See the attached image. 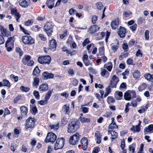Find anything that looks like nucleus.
Returning a JSON list of instances; mask_svg holds the SVG:
<instances>
[{"label":"nucleus","instance_id":"obj_1","mask_svg":"<svg viewBox=\"0 0 153 153\" xmlns=\"http://www.w3.org/2000/svg\"><path fill=\"white\" fill-rule=\"evenodd\" d=\"M80 127V123L76 119L71 120L68 126L67 131L70 133H73L76 131Z\"/></svg>","mask_w":153,"mask_h":153},{"label":"nucleus","instance_id":"obj_2","mask_svg":"<svg viewBox=\"0 0 153 153\" xmlns=\"http://www.w3.org/2000/svg\"><path fill=\"white\" fill-rule=\"evenodd\" d=\"M15 40V36L8 38L5 43V47L8 52H10L13 50L14 47V42Z\"/></svg>","mask_w":153,"mask_h":153},{"label":"nucleus","instance_id":"obj_3","mask_svg":"<svg viewBox=\"0 0 153 153\" xmlns=\"http://www.w3.org/2000/svg\"><path fill=\"white\" fill-rule=\"evenodd\" d=\"M53 25L52 23L47 22L45 24L43 27L44 30L48 36H51L53 32Z\"/></svg>","mask_w":153,"mask_h":153},{"label":"nucleus","instance_id":"obj_4","mask_svg":"<svg viewBox=\"0 0 153 153\" xmlns=\"http://www.w3.org/2000/svg\"><path fill=\"white\" fill-rule=\"evenodd\" d=\"M36 120L34 118L30 117L25 121V128L27 129L29 128H33L35 126V123Z\"/></svg>","mask_w":153,"mask_h":153},{"label":"nucleus","instance_id":"obj_5","mask_svg":"<svg viewBox=\"0 0 153 153\" xmlns=\"http://www.w3.org/2000/svg\"><path fill=\"white\" fill-rule=\"evenodd\" d=\"M38 61L41 64L49 65L51 61V58L49 55L39 56Z\"/></svg>","mask_w":153,"mask_h":153},{"label":"nucleus","instance_id":"obj_6","mask_svg":"<svg viewBox=\"0 0 153 153\" xmlns=\"http://www.w3.org/2000/svg\"><path fill=\"white\" fill-rule=\"evenodd\" d=\"M65 141V139L63 137L58 138L55 143L54 149L56 150L62 149L64 145Z\"/></svg>","mask_w":153,"mask_h":153},{"label":"nucleus","instance_id":"obj_7","mask_svg":"<svg viewBox=\"0 0 153 153\" xmlns=\"http://www.w3.org/2000/svg\"><path fill=\"white\" fill-rule=\"evenodd\" d=\"M21 114L19 116L17 114V118L18 120H21L23 117H25L27 115L28 112V108L25 105L22 106L20 108Z\"/></svg>","mask_w":153,"mask_h":153},{"label":"nucleus","instance_id":"obj_8","mask_svg":"<svg viewBox=\"0 0 153 153\" xmlns=\"http://www.w3.org/2000/svg\"><path fill=\"white\" fill-rule=\"evenodd\" d=\"M23 43L25 45H32L35 43L34 39L30 36L25 35L22 38Z\"/></svg>","mask_w":153,"mask_h":153},{"label":"nucleus","instance_id":"obj_9","mask_svg":"<svg viewBox=\"0 0 153 153\" xmlns=\"http://www.w3.org/2000/svg\"><path fill=\"white\" fill-rule=\"evenodd\" d=\"M80 136L81 135L78 132H76L75 134L70 137L69 140V143L73 145H75L78 141Z\"/></svg>","mask_w":153,"mask_h":153},{"label":"nucleus","instance_id":"obj_10","mask_svg":"<svg viewBox=\"0 0 153 153\" xmlns=\"http://www.w3.org/2000/svg\"><path fill=\"white\" fill-rule=\"evenodd\" d=\"M56 138L57 136L54 133L52 132H50L47 134L45 141L46 143L51 142L53 143L56 140Z\"/></svg>","mask_w":153,"mask_h":153},{"label":"nucleus","instance_id":"obj_11","mask_svg":"<svg viewBox=\"0 0 153 153\" xmlns=\"http://www.w3.org/2000/svg\"><path fill=\"white\" fill-rule=\"evenodd\" d=\"M119 81V77L114 75L112 76L108 86L112 88H116L117 87V84Z\"/></svg>","mask_w":153,"mask_h":153},{"label":"nucleus","instance_id":"obj_12","mask_svg":"<svg viewBox=\"0 0 153 153\" xmlns=\"http://www.w3.org/2000/svg\"><path fill=\"white\" fill-rule=\"evenodd\" d=\"M117 33L120 38L124 37L127 33L126 29L125 27L120 26L118 29Z\"/></svg>","mask_w":153,"mask_h":153},{"label":"nucleus","instance_id":"obj_13","mask_svg":"<svg viewBox=\"0 0 153 153\" xmlns=\"http://www.w3.org/2000/svg\"><path fill=\"white\" fill-rule=\"evenodd\" d=\"M90 115L88 114L85 115V117H79V119L81 123H89L91 122V119L90 118Z\"/></svg>","mask_w":153,"mask_h":153},{"label":"nucleus","instance_id":"obj_14","mask_svg":"<svg viewBox=\"0 0 153 153\" xmlns=\"http://www.w3.org/2000/svg\"><path fill=\"white\" fill-rule=\"evenodd\" d=\"M49 46L50 49L53 50V51L56 50L57 44L56 41L53 38L49 41Z\"/></svg>","mask_w":153,"mask_h":153},{"label":"nucleus","instance_id":"obj_15","mask_svg":"<svg viewBox=\"0 0 153 153\" xmlns=\"http://www.w3.org/2000/svg\"><path fill=\"white\" fill-rule=\"evenodd\" d=\"M54 77V74L51 73H49L48 71L44 72L42 75V78L44 80L52 79Z\"/></svg>","mask_w":153,"mask_h":153},{"label":"nucleus","instance_id":"obj_16","mask_svg":"<svg viewBox=\"0 0 153 153\" xmlns=\"http://www.w3.org/2000/svg\"><path fill=\"white\" fill-rule=\"evenodd\" d=\"M81 143L82 146V149L83 150H86L87 148L88 145V139L86 137H83L81 140Z\"/></svg>","mask_w":153,"mask_h":153},{"label":"nucleus","instance_id":"obj_17","mask_svg":"<svg viewBox=\"0 0 153 153\" xmlns=\"http://www.w3.org/2000/svg\"><path fill=\"white\" fill-rule=\"evenodd\" d=\"M10 10L12 15H14L16 17V21H18L21 17L19 13H18L17 9L15 8H11Z\"/></svg>","mask_w":153,"mask_h":153},{"label":"nucleus","instance_id":"obj_18","mask_svg":"<svg viewBox=\"0 0 153 153\" xmlns=\"http://www.w3.org/2000/svg\"><path fill=\"white\" fill-rule=\"evenodd\" d=\"M30 0H19V4L21 7L26 8L28 7L29 4Z\"/></svg>","mask_w":153,"mask_h":153},{"label":"nucleus","instance_id":"obj_19","mask_svg":"<svg viewBox=\"0 0 153 153\" xmlns=\"http://www.w3.org/2000/svg\"><path fill=\"white\" fill-rule=\"evenodd\" d=\"M48 89V85L47 83L40 85L39 87V90L41 92L45 91Z\"/></svg>","mask_w":153,"mask_h":153},{"label":"nucleus","instance_id":"obj_20","mask_svg":"<svg viewBox=\"0 0 153 153\" xmlns=\"http://www.w3.org/2000/svg\"><path fill=\"white\" fill-rule=\"evenodd\" d=\"M145 79L148 81L151 82L152 85H153V74L149 73H147L144 75Z\"/></svg>","mask_w":153,"mask_h":153},{"label":"nucleus","instance_id":"obj_21","mask_svg":"<svg viewBox=\"0 0 153 153\" xmlns=\"http://www.w3.org/2000/svg\"><path fill=\"white\" fill-rule=\"evenodd\" d=\"M153 124L149 125L147 127H146L144 129V134H147L148 132L151 133L153 132Z\"/></svg>","mask_w":153,"mask_h":153},{"label":"nucleus","instance_id":"obj_22","mask_svg":"<svg viewBox=\"0 0 153 153\" xmlns=\"http://www.w3.org/2000/svg\"><path fill=\"white\" fill-rule=\"evenodd\" d=\"M31 59V56H30L29 55H25L22 59V62L24 65H26Z\"/></svg>","mask_w":153,"mask_h":153},{"label":"nucleus","instance_id":"obj_23","mask_svg":"<svg viewBox=\"0 0 153 153\" xmlns=\"http://www.w3.org/2000/svg\"><path fill=\"white\" fill-rule=\"evenodd\" d=\"M41 70L39 69L38 66H36L33 69L32 74L35 77H38L39 75Z\"/></svg>","mask_w":153,"mask_h":153},{"label":"nucleus","instance_id":"obj_24","mask_svg":"<svg viewBox=\"0 0 153 153\" xmlns=\"http://www.w3.org/2000/svg\"><path fill=\"white\" fill-rule=\"evenodd\" d=\"M119 20L117 19V20L114 19L111 22V26L113 29H116L118 26Z\"/></svg>","mask_w":153,"mask_h":153},{"label":"nucleus","instance_id":"obj_25","mask_svg":"<svg viewBox=\"0 0 153 153\" xmlns=\"http://www.w3.org/2000/svg\"><path fill=\"white\" fill-rule=\"evenodd\" d=\"M54 0H47L46 4L49 8L51 9L53 7L54 4Z\"/></svg>","mask_w":153,"mask_h":153},{"label":"nucleus","instance_id":"obj_26","mask_svg":"<svg viewBox=\"0 0 153 153\" xmlns=\"http://www.w3.org/2000/svg\"><path fill=\"white\" fill-rule=\"evenodd\" d=\"M147 87V84L145 82H143L139 86L138 88V89L139 91L141 92L145 90Z\"/></svg>","mask_w":153,"mask_h":153},{"label":"nucleus","instance_id":"obj_27","mask_svg":"<svg viewBox=\"0 0 153 153\" xmlns=\"http://www.w3.org/2000/svg\"><path fill=\"white\" fill-rule=\"evenodd\" d=\"M133 76L135 79H139L140 76V73L138 70L135 69L133 73Z\"/></svg>","mask_w":153,"mask_h":153},{"label":"nucleus","instance_id":"obj_28","mask_svg":"<svg viewBox=\"0 0 153 153\" xmlns=\"http://www.w3.org/2000/svg\"><path fill=\"white\" fill-rule=\"evenodd\" d=\"M113 67V64L111 62H109L107 63L104 64V68H106L109 71H111Z\"/></svg>","mask_w":153,"mask_h":153},{"label":"nucleus","instance_id":"obj_29","mask_svg":"<svg viewBox=\"0 0 153 153\" xmlns=\"http://www.w3.org/2000/svg\"><path fill=\"white\" fill-rule=\"evenodd\" d=\"M136 147V143H133L128 146V150L131 153H135V149Z\"/></svg>","mask_w":153,"mask_h":153},{"label":"nucleus","instance_id":"obj_30","mask_svg":"<svg viewBox=\"0 0 153 153\" xmlns=\"http://www.w3.org/2000/svg\"><path fill=\"white\" fill-rule=\"evenodd\" d=\"M95 137H96L97 140L96 143L100 144L101 142V137L99 131H97L95 133Z\"/></svg>","mask_w":153,"mask_h":153},{"label":"nucleus","instance_id":"obj_31","mask_svg":"<svg viewBox=\"0 0 153 153\" xmlns=\"http://www.w3.org/2000/svg\"><path fill=\"white\" fill-rule=\"evenodd\" d=\"M62 110L65 112V114H69L70 112L69 107L66 105H64L62 107Z\"/></svg>","mask_w":153,"mask_h":153},{"label":"nucleus","instance_id":"obj_32","mask_svg":"<svg viewBox=\"0 0 153 153\" xmlns=\"http://www.w3.org/2000/svg\"><path fill=\"white\" fill-rule=\"evenodd\" d=\"M97 25H95L91 26L90 28V31L92 33H94L97 30Z\"/></svg>","mask_w":153,"mask_h":153},{"label":"nucleus","instance_id":"obj_33","mask_svg":"<svg viewBox=\"0 0 153 153\" xmlns=\"http://www.w3.org/2000/svg\"><path fill=\"white\" fill-rule=\"evenodd\" d=\"M15 51L19 54V58L20 59L23 54V52L21 48L19 47H16L15 48Z\"/></svg>","mask_w":153,"mask_h":153},{"label":"nucleus","instance_id":"obj_34","mask_svg":"<svg viewBox=\"0 0 153 153\" xmlns=\"http://www.w3.org/2000/svg\"><path fill=\"white\" fill-rule=\"evenodd\" d=\"M38 77H35L33 78V85L37 87L39 85L40 82L39 79Z\"/></svg>","mask_w":153,"mask_h":153},{"label":"nucleus","instance_id":"obj_35","mask_svg":"<svg viewBox=\"0 0 153 153\" xmlns=\"http://www.w3.org/2000/svg\"><path fill=\"white\" fill-rule=\"evenodd\" d=\"M3 86H6L10 88L11 86L9 81L6 79H4L2 81Z\"/></svg>","mask_w":153,"mask_h":153},{"label":"nucleus","instance_id":"obj_36","mask_svg":"<svg viewBox=\"0 0 153 153\" xmlns=\"http://www.w3.org/2000/svg\"><path fill=\"white\" fill-rule=\"evenodd\" d=\"M107 101L108 104H111V103H114L115 102V100L113 97L110 96L107 97Z\"/></svg>","mask_w":153,"mask_h":153},{"label":"nucleus","instance_id":"obj_37","mask_svg":"<svg viewBox=\"0 0 153 153\" xmlns=\"http://www.w3.org/2000/svg\"><path fill=\"white\" fill-rule=\"evenodd\" d=\"M110 88L111 87H110L109 86H108L105 88V93L104 96V97H107L111 92V91Z\"/></svg>","mask_w":153,"mask_h":153},{"label":"nucleus","instance_id":"obj_38","mask_svg":"<svg viewBox=\"0 0 153 153\" xmlns=\"http://www.w3.org/2000/svg\"><path fill=\"white\" fill-rule=\"evenodd\" d=\"M118 128V126L116 123H111L108 127V129H110L113 130L114 129H117Z\"/></svg>","mask_w":153,"mask_h":153},{"label":"nucleus","instance_id":"obj_39","mask_svg":"<svg viewBox=\"0 0 153 153\" xmlns=\"http://www.w3.org/2000/svg\"><path fill=\"white\" fill-rule=\"evenodd\" d=\"M33 94L36 99L38 100L39 99L40 95L38 91L36 90H34L33 92Z\"/></svg>","mask_w":153,"mask_h":153},{"label":"nucleus","instance_id":"obj_40","mask_svg":"<svg viewBox=\"0 0 153 153\" xmlns=\"http://www.w3.org/2000/svg\"><path fill=\"white\" fill-rule=\"evenodd\" d=\"M124 97L126 100H129L131 98V95L130 93L126 92L124 94Z\"/></svg>","mask_w":153,"mask_h":153},{"label":"nucleus","instance_id":"obj_41","mask_svg":"<svg viewBox=\"0 0 153 153\" xmlns=\"http://www.w3.org/2000/svg\"><path fill=\"white\" fill-rule=\"evenodd\" d=\"M20 89L22 91L25 92L29 91L30 90V88H29L24 86L23 85L21 86L20 87Z\"/></svg>","mask_w":153,"mask_h":153},{"label":"nucleus","instance_id":"obj_42","mask_svg":"<svg viewBox=\"0 0 153 153\" xmlns=\"http://www.w3.org/2000/svg\"><path fill=\"white\" fill-rule=\"evenodd\" d=\"M66 119L67 118L65 117H64L62 118L60 123L61 126H64L67 123V121Z\"/></svg>","mask_w":153,"mask_h":153},{"label":"nucleus","instance_id":"obj_43","mask_svg":"<svg viewBox=\"0 0 153 153\" xmlns=\"http://www.w3.org/2000/svg\"><path fill=\"white\" fill-rule=\"evenodd\" d=\"M33 23V19H29L27 21H26L24 22V25L26 26H28L32 25Z\"/></svg>","mask_w":153,"mask_h":153},{"label":"nucleus","instance_id":"obj_44","mask_svg":"<svg viewBox=\"0 0 153 153\" xmlns=\"http://www.w3.org/2000/svg\"><path fill=\"white\" fill-rule=\"evenodd\" d=\"M52 93V91H48L47 93L46 94V95L45 97V99L47 101L50 98V97Z\"/></svg>","mask_w":153,"mask_h":153},{"label":"nucleus","instance_id":"obj_45","mask_svg":"<svg viewBox=\"0 0 153 153\" xmlns=\"http://www.w3.org/2000/svg\"><path fill=\"white\" fill-rule=\"evenodd\" d=\"M22 96L20 95H18L17 96L13 99V102L14 104L17 103L20 100H21Z\"/></svg>","mask_w":153,"mask_h":153},{"label":"nucleus","instance_id":"obj_46","mask_svg":"<svg viewBox=\"0 0 153 153\" xmlns=\"http://www.w3.org/2000/svg\"><path fill=\"white\" fill-rule=\"evenodd\" d=\"M130 14H132V13L127 11H124L123 13V17L125 18H129L130 16Z\"/></svg>","mask_w":153,"mask_h":153},{"label":"nucleus","instance_id":"obj_47","mask_svg":"<svg viewBox=\"0 0 153 153\" xmlns=\"http://www.w3.org/2000/svg\"><path fill=\"white\" fill-rule=\"evenodd\" d=\"M112 137H111V141H113L114 139L116 138L118 136V133L117 132L114 131H113L111 134Z\"/></svg>","mask_w":153,"mask_h":153},{"label":"nucleus","instance_id":"obj_48","mask_svg":"<svg viewBox=\"0 0 153 153\" xmlns=\"http://www.w3.org/2000/svg\"><path fill=\"white\" fill-rule=\"evenodd\" d=\"M30 111L31 113L34 115L38 112V110L36 105L31 109Z\"/></svg>","mask_w":153,"mask_h":153},{"label":"nucleus","instance_id":"obj_49","mask_svg":"<svg viewBox=\"0 0 153 153\" xmlns=\"http://www.w3.org/2000/svg\"><path fill=\"white\" fill-rule=\"evenodd\" d=\"M104 54V47H100L99 48V55L102 56Z\"/></svg>","mask_w":153,"mask_h":153},{"label":"nucleus","instance_id":"obj_50","mask_svg":"<svg viewBox=\"0 0 153 153\" xmlns=\"http://www.w3.org/2000/svg\"><path fill=\"white\" fill-rule=\"evenodd\" d=\"M20 28V30L25 33V34L30 35V33L28 32V31L26 30L21 25H19Z\"/></svg>","mask_w":153,"mask_h":153},{"label":"nucleus","instance_id":"obj_51","mask_svg":"<svg viewBox=\"0 0 153 153\" xmlns=\"http://www.w3.org/2000/svg\"><path fill=\"white\" fill-rule=\"evenodd\" d=\"M50 126L51 129H54L57 130L58 129L59 127V123H58L56 125H50Z\"/></svg>","mask_w":153,"mask_h":153},{"label":"nucleus","instance_id":"obj_52","mask_svg":"<svg viewBox=\"0 0 153 153\" xmlns=\"http://www.w3.org/2000/svg\"><path fill=\"white\" fill-rule=\"evenodd\" d=\"M90 42L88 38H86L82 42V46L83 47L87 45L90 43Z\"/></svg>","mask_w":153,"mask_h":153},{"label":"nucleus","instance_id":"obj_53","mask_svg":"<svg viewBox=\"0 0 153 153\" xmlns=\"http://www.w3.org/2000/svg\"><path fill=\"white\" fill-rule=\"evenodd\" d=\"M137 25L136 24H134L132 26L130 27L129 28L133 32H134L135 31L137 28Z\"/></svg>","mask_w":153,"mask_h":153},{"label":"nucleus","instance_id":"obj_54","mask_svg":"<svg viewBox=\"0 0 153 153\" xmlns=\"http://www.w3.org/2000/svg\"><path fill=\"white\" fill-rule=\"evenodd\" d=\"M96 5L97 8L99 10L102 9L103 7L102 4L100 2H97L96 4Z\"/></svg>","mask_w":153,"mask_h":153},{"label":"nucleus","instance_id":"obj_55","mask_svg":"<svg viewBox=\"0 0 153 153\" xmlns=\"http://www.w3.org/2000/svg\"><path fill=\"white\" fill-rule=\"evenodd\" d=\"M106 74H109V73L105 69H103L102 70L100 73L101 76H104Z\"/></svg>","mask_w":153,"mask_h":153},{"label":"nucleus","instance_id":"obj_56","mask_svg":"<svg viewBox=\"0 0 153 153\" xmlns=\"http://www.w3.org/2000/svg\"><path fill=\"white\" fill-rule=\"evenodd\" d=\"M40 27L38 25H35L33 26L32 27V30L33 31H38L39 30Z\"/></svg>","mask_w":153,"mask_h":153},{"label":"nucleus","instance_id":"obj_57","mask_svg":"<svg viewBox=\"0 0 153 153\" xmlns=\"http://www.w3.org/2000/svg\"><path fill=\"white\" fill-rule=\"evenodd\" d=\"M63 33L60 35V37L61 39H63L67 35V30H66L63 31Z\"/></svg>","mask_w":153,"mask_h":153},{"label":"nucleus","instance_id":"obj_58","mask_svg":"<svg viewBox=\"0 0 153 153\" xmlns=\"http://www.w3.org/2000/svg\"><path fill=\"white\" fill-rule=\"evenodd\" d=\"M135 41L134 39L131 40L128 42V44L129 47H131L133 46L135 44Z\"/></svg>","mask_w":153,"mask_h":153},{"label":"nucleus","instance_id":"obj_59","mask_svg":"<svg viewBox=\"0 0 153 153\" xmlns=\"http://www.w3.org/2000/svg\"><path fill=\"white\" fill-rule=\"evenodd\" d=\"M130 106H131V104L129 103H127L126 104V107L124 111L126 113H127L128 112L129 110L128 107Z\"/></svg>","mask_w":153,"mask_h":153},{"label":"nucleus","instance_id":"obj_60","mask_svg":"<svg viewBox=\"0 0 153 153\" xmlns=\"http://www.w3.org/2000/svg\"><path fill=\"white\" fill-rule=\"evenodd\" d=\"M47 101L45 99L44 100H41L38 102V103L41 105H44L47 103Z\"/></svg>","mask_w":153,"mask_h":153},{"label":"nucleus","instance_id":"obj_61","mask_svg":"<svg viewBox=\"0 0 153 153\" xmlns=\"http://www.w3.org/2000/svg\"><path fill=\"white\" fill-rule=\"evenodd\" d=\"M149 31L148 30H146L145 33V37L146 40L149 39Z\"/></svg>","mask_w":153,"mask_h":153},{"label":"nucleus","instance_id":"obj_62","mask_svg":"<svg viewBox=\"0 0 153 153\" xmlns=\"http://www.w3.org/2000/svg\"><path fill=\"white\" fill-rule=\"evenodd\" d=\"M100 150L99 147H96L94 148L92 153H98Z\"/></svg>","mask_w":153,"mask_h":153},{"label":"nucleus","instance_id":"obj_63","mask_svg":"<svg viewBox=\"0 0 153 153\" xmlns=\"http://www.w3.org/2000/svg\"><path fill=\"white\" fill-rule=\"evenodd\" d=\"M128 46L127 43H125L123 45L122 48L125 50V52H127L128 51Z\"/></svg>","mask_w":153,"mask_h":153},{"label":"nucleus","instance_id":"obj_64","mask_svg":"<svg viewBox=\"0 0 153 153\" xmlns=\"http://www.w3.org/2000/svg\"><path fill=\"white\" fill-rule=\"evenodd\" d=\"M130 95L131 97L132 98H135L136 97V94L135 91H131L130 92Z\"/></svg>","mask_w":153,"mask_h":153}]
</instances>
